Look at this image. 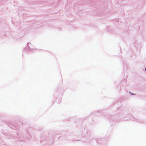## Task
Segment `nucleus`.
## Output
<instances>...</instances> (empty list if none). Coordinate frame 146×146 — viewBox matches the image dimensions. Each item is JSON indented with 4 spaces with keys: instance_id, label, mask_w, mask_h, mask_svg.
Instances as JSON below:
<instances>
[{
    "instance_id": "obj_1",
    "label": "nucleus",
    "mask_w": 146,
    "mask_h": 146,
    "mask_svg": "<svg viewBox=\"0 0 146 146\" xmlns=\"http://www.w3.org/2000/svg\"><path fill=\"white\" fill-rule=\"evenodd\" d=\"M26 49L29 51L35 49V48H32V44L30 43H28L26 45Z\"/></svg>"
},
{
    "instance_id": "obj_2",
    "label": "nucleus",
    "mask_w": 146,
    "mask_h": 146,
    "mask_svg": "<svg viewBox=\"0 0 146 146\" xmlns=\"http://www.w3.org/2000/svg\"><path fill=\"white\" fill-rule=\"evenodd\" d=\"M31 138V135H29L28 136V138H27V139H28L30 140Z\"/></svg>"
},
{
    "instance_id": "obj_3",
    "label": "nucleus",
    "mask_w": 146,
    "mask_h": 146,
    "mask_svg": "<svg viewBox=\"0 0 146 146\" xmlns=\"http://www.w3.org/2000/svg\"><path fill=\"white\" fill-rule=\"evenodd\" d=\"M145 70L146 71V68H145Z\"/></svg>"
},
{
    "instance_id": "obj_4",
    "label": "nucleus",
    "mask_w": 146,
    "mask_h": 146,
    "mask_svg": "<svg viewBox=\"0 0 146 146\" xmlns=\"http://www.w3.org/2000/svg\"><path fill=\"white\" fill-rule=\"evenodd\" d=\"M131 94L132 95V94L131 93Z\"/></svg>"
}]
</instances>
